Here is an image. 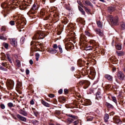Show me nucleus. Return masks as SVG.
Returning a JSON list of instances; mask_svg holds the SVG:
<instances>
[{
  "instance_id": "obj_55",
  "label": "nucleus",
  "mask_w": 125,
  "mask_h": 125,
  "mask_svg": "<svg viewBox=\"0 0 125 125\" xmlns=\"http://www.w3.org/2000/svg\"><path fill=\"white\" fill-rule=\"evenodd\" d=\"M88 55L90 58H92V56L93 55V54L89 53L88 54Z\"/></svg>"
},
{
  "instance_id": "obj_26",
  "label": "nucleus",
  "mask_w": 125,
  "mask_h": 125,
  "mask_svg": "<svg viewBox=\"0 0 125 125\" xmlns=\"http://www.w3.org/2000/svg\"><path fill=\"white\" fill-rule=\"evenodd\" d=\"M105 105L108 108H113L114 107L113 106L112 104L107 102H106Z\"/></svg>"
},
{
  "instance_id": "obj_43",
  "label": "nucleus",
  "mask_w": 125,
  "mask_h": 125,
  "mask_svg": "<svg viewBox=\"0 0 125 125\" xmlns=\"http://www.w3.org/2000/svg\"><path fill=\"white\" fill-rule=\"evenodd\" d=\"M3 46L6 49H7L8 47V44L7 43H4Z\"/></svg>"
},
{
  "instance_id": "obj_33",
  "label": "nucleus",
  "mask_w": 125,
  "mask_h": 125,
  "mask_svg": "<svg viewBox=\"0 0 125 125\" xmlns=\"http://www.w3.org/2000/svg\"><path fill=\"white\" fill-rule=\"evenodd\" d=\"M16 62L17 66L19 67H20L21 65L20 61V60L17 59L16 60Z\"/></svg>"
},
{
  "instance_id": "obj_40",
  "label": "nucleus",
  "mask_w": 125,
  "mask_h": 125,
  "mask_svg": "<svg viewBox=\"0 0 125 125\" xmlns=\"http://www.w3.org/2000/svg\"><path fill=\"white\" fill-rule=\"evenodd\" d=\"M36 59L37 61L38 60V59L39 58L40 55L38 53H36L35 55Z\"/></svg>"
},
{
  "instance_id": "obj_13",
  "label": "nucleus",
  "mask_w": 125,
  "mask_h": 125,
  "mask_svg": "<svg viewBox=\"0 0 125 125\" xmlns=\"http://www.w3.org/2000/svg\"><path fill=\"white\" fill-rule=\"evenodd\" d=\"M96 33L100 36H102L103 35L102 31L99 29L95 28L94 29Z\"/></svg>"
},
{
  "instance_id": "obj_37",
  "label": "nucleus",
  "mask_w": 125,
  "mask_h": 125,
  "mask_svg": "<svg viewBox=\"0 0 125 125\" xmlns=\"http://www.w3.org/2000/svg\"><path fill=\"white\" fill-rule=\"evenodd\" d=\"M58 47L60 52L61 53H62L63 52V51L61 45H59L58 46Z\"/></svg>"
},
{
  "instance_id": "obj_38",
  "label": "nucleus",
  "mask_w": 125,
  "mask_h": 125,
  "mask_svg": "<svg viewBox=\"0 0 125 125\" xmlns=\"http://www.w3.org/2000/svg\"><path fill=\"white\" fill-rule=\"evenodd\" d=\"M21 86V83L19 82L17 84L16 89H19Z\"/></svg>"
},
{
  "instance_id": "obj_29",
  "label": "nucleus",
  "mask_w": 125,
  "mask_h": 125,
  "mask_svg": "<svg viewBox=\"0 0 125 125\" xmlns=\"http://www.w3.org/2000/svg\"><path fill=\"white\" fill-rule=\"evenodd\" d=\"M66 115H67L68 116L73 118V119L74 120L78 118V117L77 116H75L71 114H67Z\"/></svg>"
},
{
  "instance_id": "obj_1",
  "label": "nucleus",
  "mask_w": 125,
  "mask_h": 125,
  "mask_svg": "<svg viewBox=\"0 0 125 125\" xmlns=\"http://www.w3.org/2000/svg\"><path fill=\"white\" fill-rule=\"evenodd\" d=\"M13 17L15 18L14 19L15 20V22L16 23V26L18 29L19 30V31H21V30L19 29H22L23 28L22 26L23 24H22L23 23V21H24V19H23V20L22 19L21 16L18 15H14L13 16Z\"/></svg>"
},
{
  "instance_id": "obj_16",
  "label": "nucleus",
  "mask_w": 125,
  "mask_h": 125,
  "mask_svg": "<svg viewBox=\"0 0 125 125\" xmlns=\"http://www.w3.org/2000/svg\"><path fill=\"white\" fill-rule=\"evenodd\" d=\"M104 77L105 78L109 81H112L113 80V77L112 76L109 74H106L104 75Z\"/></svg>"
},
{
  "instance_id": "obj_8",
  "label": "nucleus",
  "mask_w": 125,
  "mask_h": 125,
  "mask_svg": "<svg viewBox=\"0 0 125 125\" xmlns=\"http://www.w3.org/2000/svg\"><path fill=\"white\" fill-rule=\"evenodd\" d=\"M110 20L112 24L114 25H116L117 24L118 21V17L116 16L115 18H113L112 16H110Z\"/></svg>"
},
{
  "instance_id": "obj_53",
  "label": "nucleus",
  "mask_w": 125,
  "mask_h": 125,
  "mask_svg": "<svg viewBox=\"0 0 125 125\" xmlns=\"http://www.w3.org/2000/svg\"><path fill=\"white\" fill-rule=\"evenodd\" d=\"M11 115L14 119L15 120L17 119V118L13 114H11Z\"/></svg>"
},
{
  "instance_id": "obj_7",
  "label": "nucleus",
  "mask_w": 125,
  "mask_h": 125,
  "mask_svg": "<svg viewBox=\"0 0 125 125\" xmlns=\"http://www.w3.org/2000/svg\"><path fill=\"white\" fill-rule=\"evenodd\" d=\"M14 83L13 81L10 80L9 81L7 84V86L8 88L9 89H13L14 86Z\"/></svg>"
},
{
  "instance_id": "obj_12",
  "label": "nucleus",
  "mask_w": 125,
  "mask_h": 125,
  "mask_svg": "<svg viewBox=\"0 0 125 125\" xmlns=\"http://www.w3.org/2000/svg\"><path fill=\"white\" fill-rule=\"evenodd\" d=\"M113 119L115 123L118 124H121L122 121L119 119L116 116H115L113 118Z\"/></svg>"
},
{
  "instance_id": "obj_25",
  "label": "nucleus",
  "mask_w": 125,
  "mask_h": 125,
  "mask_svg": "<svg viewBox=\"0 0 125 125\" xmlns=\"http://www.w3.org/2000/svg\"><path fill=\"white\" fill-rule=\"evenodd\" d=\"M116 49L118 50H120L122 49L121 45L120 44H117L116 45Z\"/></svg>"
},
{
  "instance_id": "obj_24",
  "label": "nucleus",
  "mask_w": 125,
  "mask_h": 125,
  "mask_svg": "<svg viewBox=\"0 0 125 125\" xmlns=\"http://www.w3.org/2000/svg\"><path fill=\"white\" fill-rule=\"evenodd\" d=\"M42 103L46 107H49L50 106V105L48 103L46 102L43 100L41 101Z\"/></svg>"
},
{
  "instance_id": "obj_36",
  "label": "nucleus",
  "mask_w": 125,
  "mask_h": 125,
  "mask_svg": "<svg viewBox=\"0 0 125 125\" xmlns=\"http://www.w3.org/2000/svg\"><path fill=\"white\" fill-rule=\"evenodd\" d=\"M121 27L122 29H125V24L123 22L121 23Z\"/></svg>"
},
{
  "instance_id": "obj_64",
  "label": "nucleus",
  "mask_w": 125,
  "mask_h": 125,
  "mask_svg": "<svg viewBox=\"0 0 125 125\" xmlns=\"http://www.w3.org/2000/svg\"><path fill=\"white\" fill-rule=\"evenodd\" d=\"M7 57L8 60L10 59V56L9 54H7Z\"/></svg>"
},
{
  "instance_id": "obj_56",
  "label": "nucleus",
  "mask_w": 125,
  "mask_h": 125,
  "mask_svg": "<svg viewBox=\"0 0 125 125\" xmlns=\"http://www.w3.org/2000/svg\"><path fill=\"white\" fill-rule=\"evenodd\" d=\"M29 71L28 69L26 70V73L27 74H28L29 73Z\"/></svg>"
},
{
  "instance_id": "obj_11",
  "label": "nucleus",
  "mask_w": 125,
  "mask_h": 125,
  "mask_svg": "<svg viewBox=\"0 0 125 125\" xmlns=\"http://www.w3.org/2000/svg\"><path fill=\"white\" fill-rule=\"evenodd\" d=\"M10 44L13 46H15L17 45V42L14 38H11L10 39Z\"/></svg>"
},
{
  "instance_id": "obj_5",
  "label": "nucleus",
  "mask_w": 125,
  "mask_h": 125,
  "mask_svg": "<svg viewBox=\"0 0 125 125\" xmlns=\"http://www.w3.org/2000/svg\"><path fill=\"white\" fill-rule=\"evenodd\" d=\"M10 4L9 5V4H8L7 2H4L1 5V7L3 8H5V11H7V13H8L9 11L10 10V8L11 6Z\"/></svg>"
},
{
  "instance_id": "obj_35",
  "label": "nucleus",
  "mask_w": 125,
  "mask_h": 125,
  "mask_svg": "<svg viewBox=\"0 0 125 125\" xmlns=\"http://www.w3.org/2000/svg\"><path fill=\"white\" fill-rule=\"evenodd\" d=\"M33 124L34 125H38L39 124V122L37 121L34 120L32 121Z\"/></svg>"
},
{
  "instance_id": "obj_4",
  "label": "nucleus",
  "mask_w": 125,
  "mask_h": 125,
  "mask_svg": "<svg viewBox=\"0 0 125 125\" xmlns=\"http://www.w3.org/2000/svg\"><path fill=\"white\" fill-rule=\"evenodd\" d=\"M86 38L85 35L82 34L81 35L80 37V45L81 46L84 48L86 44Z\"/></svg>"
},
{
  "instance_id": "obj_47",
  "label": "nucleus",
  "mask_w": 125,
  "mask_h": 125,
  "mask_svg": "<svg viewBox=\"0 0 125 125\" xmlns=\"http://www.w3.org/2000/svg\"><path fill=\"white\" fill-rule=\"evenodd\" d=\"M84 72L85 74L84 75H86L88 74L89 72V70L87 69L85 70Z\"/></svg>"
},
{
  "instance_id": "obj_14",
  "label": "nucleus",
  "mask_w": 125,
  "mask_h": 125,
  "mask_svg": "<svg viewBox=\"0 0 125 125\" xmlns=\"http://www.w3.org/2000/svg\"><path fill=\"white\" fill-rule=\"evenodd\" d=\"M89 71V74L92 76H94L95 75V73L94 69L93 67L90 68Z\"/></svg>"
},
{
  "instance_id": "obj_18",
  "label": "nucleus",
  "mask_w": 125,
  "mask_h": 125,
  "mask_svg": "<svg viewBox=\"0 0 125 125\" xmlns=\"http://www.w3.org/2000/svg\"><path fill=\"white\" fill-rule=\"evenodd\" d=\"M48 51L49 53L52 54H55L57 52V50L52 48L49 49Z\"/></svg>"
},
{
  "instance_id": "obj_59",
  "label": "nucleus",
  "mask_w": 125,
  "mask_h": 125,
  "mask_svg": "<svg viewBox=\"0 0 125 125\" xmlns=\"http://www.w3.org/2000/svg\"><path fill=\"white\" fill-rule=\"evenodd\" d=\"M6 62H2L1 63V64L3 66H5L6 65Z\"/></svg>"
},
{
  "instance_id": "obj_27",
  "label": "nucleus",
  "mask_w": 125,
  "mask_h": 125,
  "mask_svg": "<svg viewBox=\"0 0 125 125\" xmlns=\"http://www.w3.org/2000/svg\"><path fill=\"white\" fill-rule=\"evenodd\" d=\"M27 5L26 4H24L21 6L20 7V8L21 10H24L27 8Z\"/></svg>"
},
{
  "instance_id": "obj_22",
  "label": "nucleus",
  "mask_w": 125,
  "mask_h": 125,
  "mask_svg": "<svg viewBox=\"0 0 125 125\" xmlns=\"http://www.w3.org/2000/svg\"><path fill=\"white\" fill-rule=\"evenodd\" d=\"M101 93L99 92H98L96 94V98L97 99H99L101 98Z\"/></svg>"
},
{
  "instance_id": "obj_21",
  "label": "nucleus",
  "mask_w": 125,
  "mask_h": 125,
  "mask_svg": "<svg viewBox=\"0 0 125 125\" xmlns=\"http://www.w3.org/2000/svg\"><path fill=\"white\" fill-rule=\"evenodd\" d=\"M109 118V115L107 114H105L104 115V122H107L108 121V120Z\"/></svg>"
},
{
  "instance_id": "obj_30",
  "label": "nucleus",
  "mask_w": 125,
  "mask_h": 125,
  "mask_svg": "<svg viewBox=\"0 0 125 125\" xmlns=\"http://www.w3.org/2000/svg\"><path fill=\"white\" fill-rule=\"evenodd\" d=\"M115 8L114 7H110L108 8V11L110 12H112L115 10Z\"/></svg>"
},
{
  "instance_id": "obj_39",
  "label": "nucleus",
  "mask_w": 125,
  "mask_h": 125,
  "mask_svg": "<svg viewBox=\"0 0 125 125\" xmlns=\"http://www.w3.org/2000/svg\"><path fill=\"white\" fill-rule=\"evenodd\" d=\"M0 39L4 40H5L6 39V38L3 35H0Z\"/></svg>"
},
{
  "instance_id": "obj_58",
  "label": "nucleus",
  "mask_w": 125,
  "mask_h": 125,
  "mask_svg": "<svg viewBox=\"0 0 125 125\" xmlns=\"http://www.w3.org/2000/svg\"><path fill=\"white\" fill-rule=\"evenodd\" d=\"M64 92L65 94H66L68 93V91L67 89H65L64 90Z\"/></svg>"
},
{
  "instance_id": "obj_54",
  "label": "nucleus",
  "mask_w": 125,
  "mask_h": 125,
  "mask_svg": "<svg viewBox=\"0 0 125 125\" xmlns=\"http://www.w3.org/2000/svg\"><path fill=\"white\" fill-rule=\"evenodd\" d=\"M58 93L59 94H61L62 93V89H60L58 91Z\"/></svg>"
},
{
  "instance_id": "obj_2",
  "label": "nucleus",
  "mask_w": 125,
  "mask_h": 125,
  "mask_svg": "<svg viewBox=\"0 0 125 125\" xmlns=\"http://www.w3.org/2000/svg\"><path fill=\"white\" fill-rule=\"evenodd\" d=\"M91 44L90 46H89L86 47L85 49L86 50H92L93 51L95 50V49L97 48V43L94 40H91L90 41Z\"/></svg>"
},
{
  "instance_id": "obj_45",
  "label": "nucleus",
  "mask_w": 125,
  "mask_h": 125,
  "mask_svg": "<svg viewBox=\"0 0 125 125\" xmlns=\"http://www.w3.org/2000/svg\"><path fill=\"white\" fill-rule=\"evenodd\" d=\"M85 35L87 36L90 37V33L88 31H85Z\"/></svg>"
},
{
  "instance_id": "obj_63",
  "label": "nucleus",
  "mask_w": 125,
  "mask_h": 125,
  "mask_svg": "<svg viewBox=\"0 0 125 125\" xmlns=\"http://www.w3.org/2000/svg\"><path fill=\"white\" fill-rule=\"evenodd\" d=\"M114 114H115V113L113 112H111V113H110V116H113Z\"/></svg>"
},
{
  "instance_id": "obj_32",
  "label": "nucleus",
  "mask_w": 125,
  "mask_h": 125,
  "mask_svg": "<svg viewBox=\"0 0 125 125\" xmlns=\"http://www.w3.org/2000/svg\"><path fill=\"white\" fill-rule=\"evenodd\" d=\"M68 20L67 19L65 18V19H64L62 21V22L63 23H64V24H65L67 23L68 22Z\"/></svg>"
},
{
  "instance_id": "obj_49",
  "label": "nucleus",
  "mask_w": 125,
  "mask_h": 125,
  "mask_svg": "<svg viewBox=\"0 0 125 125\" xmlns=\"http://www.w3.org/2000/svg\"><path fill=\"white\" fill-rule=\"evenodd\" d=\"M0 106L1 108L2 109H4L5 108V106L3 104H1L0 105Z\"/></svg>"
},
{
  "instance_id": "obj_10",
  "label": "nucleus",
  "mask_w": 125,
  "mask_h": 125,
  "mask_svg": "<svg viewBox=\"0 0 125 125\" xmlns=\"http://www.w3.org/2000/svg\"><path fill=\"white\" fill-rule=\"evenodd\" d=\"M117 75L118 78L120 80H123L124 79L125 75L121 72L120 71L118 72Z\"/></svg>"
},
{
  "instance_id": "obj_17",
  "label": "nucleus",
  "mask_w": 125,
  "mask_h": 125,
  "mask_svg": "<svg viewBox=\"0 0 125 125\" xmlns=\"http://www.w3.org/2000/svg\"><path fill=\"white\" fill-rule=\"evenodd\" d=\"M83 4L84 5L90 6L91 7H93V5L92 4L89 0H83Z\"/></svg>"
},
{
  "instance_id": "obj_46",
  "label": "nucleus",
  "mask_w": 125,
  "mask_h": 125,
  "mask_svg": "<svg viewBox=\"0 0 125 125\" xmlns=\"http://www.w3.org/2000/svg\"><path fill=\"white\" fill-rule=\"evenodd\" d=\"M8 106L10 107H11L13 106V104L12 103H9L8 104Z\"/></svg>"
},
{
  "instance_id": "obj_15",
  "label": "nucleus",
  "mask_w": 125,
  "mask_h": 125,
  "mask_svg": "<svg viewBox=\"0 0 125 125\" xmlns=\"http://www.w3.org/2000/svg\"><path fill=\"white\" fill-rule=\"evenodd\" d=\"M16 116L18 118L19 120L24 122H25L26 120V118L22 116L19 114L17 115Z\"/></svg>"
},
{
  "instance_id": "obj_3",
  "label": "nucleus",
  "mask_w": 125,
  "mask_h": 125,
  "mask_svg": "<svg viewBox=\"0 0 125 125\" xmlns=\"http://www.w3.org/2000/svg\"><path fill=\"white\" fill-rule=\"evenodd\" d=\"M45 36L43 32L40 31H37L35 34L33 38V40H37L38 39H42Z\"/></svg>"
},
{
  "instance_id": "obj_31",
  "label": "nucleus",
  "mask_w": 125,
  "mask_h": 125,
  "mask_svg": "<svg viewBox=\"0 0 125 125\" xmlns=\"http://www.w3.org/2000/svg\"><path fill=\"white\" fill-rule=\"evenodd\" d=\"M116 53L117 55L119 56H122L124 54V53L121 51L116 52Z\"/></svg>"
},
{
  "instance_id": "obj_60",
  "label": "nucleus",
  "mask_w": 125,
  "mask_h": 125,
  "mask_svg": "<svg viewBox=\"0 0 125 125\" xmlns=\"http://www.w3.org/2000/svg\"><path fill=\"white\" fill-rule=\"evenodd\" d=\"M30 104L32 105L34 104V102L33 100H31L30 102Z\"/></svg>"
},
{
  "instance_id": "obj_9",
  "label": "nucleus",
  "mask_w": 125,
  "mask_h": 125,
  "mask_svg": "<svg viewBox=\"0 0 125 125\" xmlns=\"http://www.w3.org/2000/svg\"><path fill=\"white\" fill-rule=\"evenodd\" d=\"M38 8V7L36 5L34 4L31 10L28 12L29 14H33L35 13V11Z\"/></svg>"
},
{
  "instance_id": "obj_51",
  "label": "nucleus",
  "mask_w": 125,
  "mask_h": 125,
  "mask_svg": "<svg viewBox=\"0 0 125 125\" xmlns=\"http://www.w3.org/2000/svg\"><path fill=\"white\" fill-rule=\"evenodd\" d=\"M67 120L69 124L72 123V121H71V118H68Z\"/></svg>"
},
{
  "instance_id": "obj_23",
  "label": "nucleus",
  "mask_w": 125,
  "mask_h": 125,
  "mask_svg": "<svg viewBox=\"0 0 125 125\" xmlns=\"http://www.w3.org/2000/svg\"><path fill=\"white\" fill-rule=\"evenodd\" d=\"M96 23L98 27L101 28H102V24L100 21H96Z\"/></svg>"
},
{
  "instance_id": "obj_28",
  "label": "nucleus",
  "mask_w": 125,
  "mask_h": 125,
  "mask_svg": "<svg viewBox=\"0 0 125 125\" xmlns=\"http://www.w3.org/2000/svg\"><path fill=\"white\" fill-rule=\"evenodd\" d=\"M78 8L79 11L82 12V14L85 15V13L83 9L80 6H78Z\"/></svg>"
},
{
  "instance_id": "obj_19",
  "label": "nucleus",
  "mask_w": 125,
  "mask_h": 125,
  "mask_svg": "<svg viewBox=\"0 0 125 125\" xmlns=\"http://www.w3.org/2000/svg\"><path fill=\"white\" fill-rule=\"evenodd\" d=\"M19 113L24 116H26L27 115V112L23 110L22 109H20L19 111Z\"/></svg>"
},
{
  "instance_id": "obj_52",
  "label": "nucleus",
  "mask_w": 125,
  "mask_h": 125,
  "mask_svg": "<svg viewBox=\"0 0 125 125\" xmlns=\"http://www.w3.org/2000/svg\"><path fill=\"white\" fill-rule=\"evenodd\" d=\"M49 96L50 98H53L54 97V95L53 94H51L48 95Z\"/></svg>"
},
{
  "instance_id": "obj_62",
  "label": "nucleus",
  "mask_w": 125,
  "mask_h": 125,
  "mask_svg": "<svg viewBox=\"0 0 125 125\" xmlns=\"http://www.w3.org/2000/svg\"><path fill=\"white\" fill-rule=\"evenodd\" d=\"M0 69L4 71L5 70V69H4V68H2V67L0 65Z\"/></svg>"
},
{
  "instance_id": "obj_61",
  "label": "nucleus",
  "mask_w": 125,
  "mask_h": 125,
  "mask_svg": "<svg viewBox=\"0 0 125 125\" xmlns=\"http://www.w3.org/2000/svg\"><path fill=\"white\" fill-rule=\"evenodd\" d=\"M29 62L31 64H32L33 63V61L32 60H30Z\"/></svg>"
},
{
  "instance_id": "obj_48",
  "label": "nucleus",
  "mask_w": 125,
  "mask_h": 125,
  "mask_svg": "<svg viewBox=\"0 0 125 125\" xmlns=\"http://www.w3.org/2000/svg\"><path fill=\"white\" fill-rule=\"evenodd\" d=\"M6 28L4 26H2L1 29L2 31H5L6 30Z\"/></svg>"
},
{
  "instance_id": "obj_34",
  "label": "nucleus",
  "mask_w": 125,
  "mask_h": 125,
  "mask_svg": "<svg viewBox=\"0 0 125 125\" xmlns=\"http://www.w3.org/2000/svg\"><path fill=\"white\" fill-rule=\"evenodd\" d=\"M112 101L113 102H114L115 104H117V101L116 97L114 96H112Z\"/></svg>"
},
{
  "instance_id": "obj_6",
  "label": "nucleus",
  "mask_w": 125,
  "mask_h": 125,
  "mask_svg": "<svg viewBox=\"0 0 125 125\" xmlns=\"http://www.w3.org/2000/svg\"><path fill=\"white\" fill-rule=\"evenodd\" d=\"M79 84L80 85H83L84 88L85 89L89 86L90 85V83L87 80H83L80 82Z\"/></svg>"
},
{
  "instance_id": "obj_20",
  "label": "nucleus",
  "mask_w": 125,
  "mask_h": 125,
  "mask_svg": "<svg viewBox=\"0 0 125 125\" xmlns=\"http://www.w3.org/2000/svg\"><path fill=\"white\" fill-rule=\"evenodd\" d=\"M84 62L81 59H79L77 63L80 67H81L84 65Z\"/></svg>"
},
{
  "instance_id": "obj_57",
  "label": "nucleus",
  "mask_w": 125,
  "mask_h": 125,
  "mask_svg": "<svg viewBox=\"0 0 125 125\" xmlns=\"http://www.w3.org/2000/svg\"><path fill=\"white\" fill-rule=\"evenodd\" d=\"M78 3L83 8H84V7H83L84 6H83V4L81 3V2H78Z\"/></svg>"
},
{
  "instance_id": "obj_50",
  "label": "nucleus",
  "mask_w": 125,
  "mask_h": 125,
  "mask_svg": "<svg viewBox=\"0 0 125 125\" xmlns=\"http://www.w3.org/2000/svg\"><path fill=\"white\" fill-rule=\"evenodd\" d=\"M74 125H77L79 123V121L78 120H77L74 121L73 123Z\"/></svg>"
},
{
  "instance_id": "obj_44",
  "label": "nucleus",
  "mask_w": 125,
  "mask_h": 125,
  "mask_svg": "<svg viewBox=\"0 0 125 125\" xmlns=\"http://www.w3.org/2000/svg\"><path fill=\"white\" fill-rule=\"evenodd\" d=\"M83 7L84 8H83L84 9L85 11L86 12L88 13H89L90 12L88 8L84 6Z\"/></svg>"
},
{
  "instance_id": "obj_41",
  "label": "nucleus",
  "mask_w": 125,
  "mask_h": 125,
  "mask_svg": "<svg viewBox=\"0 0 125 125\" xmlns=\"http://www.w3.org/2000/svg\"><path fill=\"white\" fill-rule=\"evenodd\" d=\"M52 47L53 48L56 49L58 47V46L56 44H54L52 45Z\"/></svg>"
},
{
  "instance_id": "obj_42",
  "label": "nucleus",
  "mask_w": 125,
  "mask_h": 125,
  "mask_svg": "<svg viewBox=\"0 0 125 125\" xmlns=\"http://www.w3.org/2000/svg\"><path fill=\"white\" fill-rule=\"evenodd\" d=\"M9 24L13 26L15 25V21H11L9 22Z\"/></svg>"
}]
</instances>
